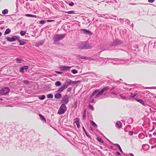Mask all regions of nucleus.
Segmentation results:
<instances>
[{
    "instance_id": "34",
    "label": "nucleus",
    "mask_w": 156,
    "mask_h": 156,
    "mask_svg": "<svg viewBox=\"0 0 156 156\" xmlns=\"http://www.w3.org/2000/svg\"><path fill=\"white\" fill-rule=\"evenodd\" d=\"M44 43V41H41L37 42V44L38 46H41V45H42Z\"/></svg>"
},
{
    "instance_id": "43",
    "label": "nucleus",
    "mask_w": 156,
    "mask_h": 156,
    "mask_svg": "<svg viewBox=\"0 0 156 156\" xmlns=\"http://www.w3.org/2000/svg\"><path fill=\"white\" fill-rule=\"evenodd\" d=\"M69 5L71 6H73L74 5V3L73 2H71L69 3Z\"/></svg>"
},
{
    "instance_id": "55",
    "label": "nucleus",
    "mask_w": 156,
    "mask_h": 156,
    "mask_svg": "<svg viewBox=\"0 0 156 156\" xmlns=\"http://www.w3.org/2000/svg\"><path fill=\"white\" fill-rule=\"evenodd\" d=\"M116 153L118 155H121V154L119 152H116Z\"/></svg>"
},
{
    "instance_id": "53",
    "label": "nucleus",
    "mask_w": 156,
    "mask_h": 156,
    "mask_svg": "<svg viewBox=\"0 0 156 156\" xmlns=\"http://www.w3.org/2000/svg\"><path fill=\"white\" fill-rule=\"evenodd\" d=\"M155 0H148V2H149L153 3L154 1Z\"/></svg>"
},
{
    "instance_id": "58",
    "label": "nucleus",
    "mask_w": 156,
    "mask_h": 156,
    "mask_svg": "<svg viewBox=\"0 0 156 156\" xmlns=\"http://www.w3.org/2000/svg\"><path fill=\"white\" fill-rule=\"evenodd\" d=\"M77 104L76 102H75V105H74V107L75 108H76L77 107Z\"/></svg>"
},
{
    "instance_id": "39",
    "label": "nucleus",
    "mask_w": 156,
    "mask_h": 156,
    "mask_svg": "<svg viewBox=\"0 0 156 156\" xmlns=\"http://www.w3.org/2000/svg\"><path fill=\"white\" fill-rule=\"evenodd\" d=\"M23 83L24 84H29V82L28 80H25L23 81Z\"/></svg>"
},
{
    "instance_id": "26",
    "label": "nucleus",
    "mask_w": 156,
    "mask_h": 156,
    "mask_svg": "<svg viewBox=\"0 0 156 156\" xmlns=\"http://www.w3.org/2000/svg\"><path fill=\"white\" fill-rule=\"evenodd\" d=\"M83 127V130L84 131V132L85 133L86 135H87V136L89 138H91V136H90L89 134L88 133L87 131H86V130H85L84 127L83 126L82 127Z\"/></svg>"
},
{
    "instance_id": "56",
    "label": "nucleus",
    "mask_w": 156,
    "mask_h": 156,
    "mask_svg": "<svg viewBox=\"0 0 156 156\" xmlns=\"http://www.w3.org/2000/svg\"><path fill=\"white\" fill-rule=\"evenodd\" d=\"M129 155L130 156H134L133 154L131 153H129Z\"/></svg>"
},
{
    "instance_id": "36",
    "label": "nucleus",
    "mask_w": 156,
    "mask_h": 156,
    "mask_svg": "<svg viewBox=\"0 0 156 156\" xmlns=\"http://www.w3.org/2000/svg\"><path fill=\"white\" fill-rule=\"evenodd\" d=\"M97 140L98 142H100L101 143H104V142H103V140H102V139L100 137H97Z\"/></svg>"
},
{
    "instance_id": "33",
    "label": "nucleus",
    "mask_w": 156,
    "mask_h": 156,
    "mask_svg": "<svg viewBox=\"0 0 156 156\" xmlns=\"http://www.w3.org/2000/svg\"><path fill=\"white\" fill-rule=\"evenodd\" d=\"M114 145L116 146L117 147L119 148V151L121 152H122V151L121 147H120V145L118 144H115Z\"/></svg>"
},
{
    "instance_id": "1",
    "label": "nucleus",
    "mask_w": 156,
    "mask_h": 156,
    "mask_svg": "<svg viewBox=\"0 0 156 156\" xmlns=\"http://www.w3.org/2000/svg\"><path fill=\"white\" fill-rule=\"evenodd\" d=\"M109 89L108 86H106L102 88L100 90H95L90 95L89 97V102L95 103V101L94 99H92V97L94 95V98H97L101 96L104 92L107 91Z\"/></svg>"
},
{
    "instance_id": "13",
    "label": "nucleus",
    "mask_w": 156,
    "mask_h": 156,
    "mask_svg": "<svg viewBox=\"0 0 156 156\" xmlns=\"http://www.w3.org/2000/svg\"><path fill=\"white\" fill-rule=\"evenodd\" d=\"M60 68L62 70L64 71H67L69 70L71 67L69 66H60Z\"/></svg>"
},
{
    "instance_id": "24",
    "label": "nucleus",
    "mask_w": 156,
    "mask_h": 156,
    "mask_svg": "<svg viewBox=\"0 0 156 156\" xmlns=\"http://www.w3.org/2000/svg\"><path fill=\"white\" fill-rule=\"evenodd\" d=\"M11 31L9 28L7 29L4 32V35L9 34L10 33Z\"/></svg>"
},
{
    "instance_id": "47",
    "label": "nucleus",
    "mask_w": 156,
    "mask_h": 156,
    "mask_svg": "<svg viewBox=\"0 0 156 156\" xmlns=\"http://www.w3.org/2000/svg\"><path fill=\"white\" fill-rule=\"evenodd\" d=\"M55 73L59 74H61L62 73V72H59L57 71H55Z\"/></svg>"
},
{
    "instance_id": "23",
    "label": "nucleus",
    "mask_w": 156,
    "mask_h": 156,
    "mask_svg": "<svg viewBox=\"0 0 156 156\" xmlns=\"http://www.w3.org/2000/svg\"><path fill=\"white\" fill-rule=\"evenodd\" d=\"M133 122V119L132 118H129L127 121V122L128 124H131Z\"/></svg>"
},
{
    "instance_id": "46",
    "label": "nucleus",
    "mask_w": 156,
    "mask_h": 156,
    "mask_svg": "<svg viewBox=\"0 0 156 156\" xmlns=\"http://www.w3.org/2000/svg\"><path fill=\"white\" fill-rule=\"evenodd\" d=\"M75 122L76 125L80 123L78 119L75 121Z\"/></svg>"
},
{
    "instance_id": "2",
    "label": "nucleus",
    "mask_w": 156,
    "mask_h": 156,
    "mask_svg": "<svg viewBox=\"0 0 156 156\" xmlns=\"http://www.w3.org/2000/svg\"><path fill=\"white\" fill-rule=\"evenodd\" d=\"M79 81H72L71 80H70L69 81H66L64 83L63 85L59 89H58L57 91V92H62L64 90L66 89L67 87L69 86L70 85H74V84H76L77 83H79Z\"/></svg>"
},
{
    "instance_id": "14",
    "label": "nucleus",
    "mask_w": 156,
    "mask_h": 156,
    "mask_svg": "<svg viewBox=\"0 0 156 156\" xmlns=\"http://www.w3.org/2000/svg\"><path fill=\"white\" fill-rule=\"evenodd\" d=\"M137 101L139 102L144 106H147V104L146 101L142 99L134 98Z\"/></svg>"
},
{
    "instance_id": "40",
    "label": "nucleus",
    "mask_w": 156,
    "mask_h": 156,
    "mask_svg": "<svg viewBox=\"0 0 156 156\" xmlns=\"http://www.w3.org/2000/svg\"><path fill=\"white\" fill-rule=\"evenodd\" d=\"M89 108L92 110L94 111V107L90 105H89Z\"/></svg>"
},
{
    "instance_id": "60",
    "label": "nucleus",
    "mask_w": 156,
    "mask_h": 156,
    "mask_svg": "<svg viewBox=\"0 0 156 156\" xmlns=\"http://www.w3.org/2000/svg\"><path fill=\"white\" fill-rule=\"evenodd\" d=\"M107 140L109 141L110 143L114 145L115 144H113L108 139H107Z\"/></svg>"
},
{
    "instance_id": "50",
    "label": "nucleus",
    "mask_w": 156,
    "mask_h": 156,
    "mask_svg": "<svg viewBox=\"0 0 156 156\" xmlns=\"http://www.w3.org/2000/svg\"><path fill=\"white\" fill-rule=\"evenodd\" d=\"M55 20H47V21L48 22H52L54 21Z\"/></svg>"
},
{
    "instance_id": "59",
    "label": "nucleus",
    "mask_w": 156,
    "mask_h": 156,
    "mask_svg": "<svg viewBox=\"0 0 156 156\" xmlns=\"http://www.w3.org/2000/svg\"><path fill=\"white\" fill-rule=\"evenodd\" d=\"M77 126L78 128H79L80 127V123H79L77 125Z\"/></svg>"
},
{
    "instance_id": "11",
    "label": "nucleus",
    "mask_w": 156,
    "mask_h": 156,
    "mask_svg": "<svg viewBox=\"0 0 156 156\" xmlns=\"http://www.w3.org/2000/svg\"><path fill=\"white\" fill-rule=\"evenodd\" d=\"M106 59H107L108 61V60H112L114 61V62H120L121 61L123 62H124V61L122 60V59H119L118 58H106ZM121 64H124L125 63L124 62H122L121 63Z\"/></svg>"
},
{
    "instance_id": "64",
    "label": "nucleus",
    "mask_w": 156,
    "mask_h": 156,
    "mask_svg": "<svg viewBox=\"0 0 156 156\" xmlns=\"http://www.w3.org/2000/svg\"><path fill=\"white\" fill-rule=\"evenodd\" d=\"M113 20H114V21L115 22V23H116V22H115V21L116 20V18H113L112 19Z\"/></svg>"
},
{
    "instance_id": "45",
    "label": "nucleus",
    "mask_w": 156,
    "mask_h": 156,
    "mask_svg": "<svg viewBox=\"0 0 156 156\" xmlns=\"http://www.w3.org/2000/svg\"><path fill=\"white\" fill-rule=\"evenodd\" d=\"M54 44L56 45H60V43L58 41H54Z\"/></svg>"
},
{
    "instance_id": "41",
    "label": "nucleus",
    "mask_w": 156,
    "mask_h": 156,
    "mask_svg": "<svg viewBox=\"0 0 156 156\" xmlns=\"http://www.w3.org/2000/svg\"><path fill=\"white\" fill-rule=\"evenodd\" d=\"M45 23V21L44 20H41L40 21L39 23L41 24H44Z\"/></svg>"
},
{
    "instance_id": "18",
    "label": "nucleus",
    "mask_w": 156,
    "mask_h": 156,
    "mask_svg": "<svg viewBox=\"0 0 156 156\" xmlns=\"http://www.w3.org/2000/svg\"><path fill=\"white\" fill-rule=\"evenodd\" d=\"M120 97L124 100H128V98H127V96L126 94V96L124 95L123 94H122L120 95Z\"/></svg>"
},
{
    "instance_id": "54",
    "label": "nucleus",
    "mask_w": 156,
    "mask_h": 156,
    "mask_svg": "<svg viewBox=\"0 0 156 156\" xmlns=\"http://www.w3.org/2000/svg\"><path fill=\"white\" fill-rule=\"evenodd\" d=\"M153 47L154 48L156 49V42L154 43V45Z\"/></svg>"
},
{
    "instance_id": "30",
    "label": "nucleus",
    "mask_w": 156,
    "mask_h": 156,
    "mask_svg": "<svg viewBox=\"0 0 156 156\" xmlns=\"http://www.w3.org/2000/svg\"><path fill=\"white\" fill-rule=\"evenodd\" d=\"M64 12L65 13L69 14H75V11H64Z\"/></svg>"
},
{
    "instance_id": "10",
    "label": "nucleus",
    "mask_w": 156,
    "mask_h": 156,
    "mask_svg": "<svg viewBox=\"0 0 156 156\" xmlns=\"http://www.w3.org/2000/svg\"><path fill=\"white\" fill-rule=\"evenodd\" d=\"M80 31L81 33L87 35H92L93 34L90 31L87 30L86 29H82L80 30Z\"/></svg>"
},
{
    "instance_id": "19",
    "label": "nucleus",
    "mask_w": 156,
    "mask_h": 156,
    "mask_svg": "<svg viewBox=\"0 0 156 156\" xmlns=\"http://www.w3.org/2000/svg\"><path fill=\"white\" fill-rule=\"evenodd\" d=\"M39 117L41 118L42 120L43 121H44V122L45 123L46 122V119L44 116L41 114H39Z\"/></svg>"
},
{
    "instance_id": "44",
    "label": "nucleus",
    "mask_w": 156,
    "mask_h": 156,
    "mask_svg": "<svg viewBox=\"0 0 156 156\" xmlns=\"http://www.w3.org/2000/svg\"><path fill=\"white\" fill-rule=\"evenodd\" d=\"M19 2L21 4H23L24 3L25 1L24 0H18Z\"/></svg>"
},
{
    "instance_id": "35",
    "label": "nucleus",
    "mask_w": 156,
    "mask_h": 156,
    "mask_svg": "<svg viewBox=\"0 0 156 156\" xmlns=\"http://www.w3.org/2000/svg\"><path fill=\"white\" fill-rule=\"evenodd\" d=\"M55 85L57 86H59L61 85V83L60 81H57L55 83Z\"/></svg>"
},
{
    "instance_id": "7",
    "label": "nucleus",
    "mask_w": 156,
    "mask_h": 156,
    "mask_svg": "<svg viewBox=\"0 0 156 156\" xmlns=\"http://www.w3.org/2000/svg\"><path fill=\"white\" fill-rule=\"evenodd\" d=\"M10 91V89L8 87H4L2 88L0 91L1 94L4 95L8 94Z\"/></svg>"
},
{
    "instance_id": "6",
    "label": "nucleus",
    "mask_w": 156,
    "mask_h": 156,
    "mask_svg": "<svg viewBox=\"0 0 156 156\" xmlns=\"http://www.w3.org/2000/svg\"><path fill=\"white\" fill-rule=\"evenodd\" d=\"M67 108L64 104H62L60 107L58 112V114L62 115L67 110Z\"/></svg>"
},
{
    "instance_id": "62",
    "label": "nucleus",
    "mask_w": 156,
    "mask_h": 156,
    "mask_svg": "<svg viewBox=\"0 0 156 156\" xmlns=\"http://www.w3.org/2000/svg\"><path fill=\"white\" fill-rule=\"evenodd\" d=\"M130 5H137V4L135 3H130Z\"/></svg>"
},
{
    "instance_id": "21",
    "label": "nucleus",
    "mask_w": 156,
    "mask_h": 156,
    "mask_svg": "<svg viewBox=\"0 0 156 156\" xmlns=\"http://www.w3.org/2000/svg\"><path fill=\"white\" fill-rule=\"evenodd\" d=\"M77 58H81L82 59H88L87 58V57L85 56H83L80 55H77L76 56Z\"/></svg>"
},
{
    "instance_id": "51",
    "label": "nucleus",
    "mask_w": 156,
    "mask_h": 156,
    "mask_svg": "<svg viewBox=\"0 0 156 156\" xmlns=\"http://www.w3.org/2000/svg\"><path fill=\"white\" fill-rule=\"evenodd\" d=\"M115 88V87H114V86H113L112 88H111V89H110V91H112Z\"/></svg>"
},
{
    "instance_id": "4",
    "label": "nucleus",
    "mask_w": 156,
    "mask_h": 156,
    "mask_svg": "<svg viewBox=\"0 0 156 156\" xmlns=\"http://www.w3.org/2000/svg\"><path fill=\"white\" fill-rule=\"evenodd\" d=\"M78 47L80 49H86L90 48V46L89 44H87L85 42H81L79 43Z\"/></svg>"
},
{
    "instance_id": "9",
    "label": "nucleus",
    "mask_w": 156,
    "mask_h": 156,
    "mask_svg": "<svg viewBox=\"0 0 156 156\" xmlns=\"http://www.w3.org/2000/svg\"><path fill=\"white\" fill-rule=\"evenodd\" d=\"M20 37L18 36H14L13 37H7L6 38V39L8 41L10 42H12L16 40H18L20 39Z\"/></svg>"
},
{
    "instance_id": "20",
    "label": "nucleus",
    "mask_w": 156,
    "mask_h": 156,
    "mask_svg": "<svg viewBox=\"0 0 156 156\" xmlns=\"http://www.w3.org/2000/svg\"><path fill=\"white\" fill-rule=\"evenodd\" d=\"M61 94L59 93L56 94L55 95V98L56 99H59L61 98Z\"/></svg>"
},
{
    "instance_id": "17",
    "label": "nucleus",
    "mask_w": 156,
    "mask_h": 156,
    "mask_svg": "<svg viewBox=\"0 0 156 156\" xmlns=\"http://www.w3.org/2000/svg\"><path fill=\"white\" fill-rule=\"evenodd\" d=\"M122 123L119 121L116 123L115 126L119 128H121L122 127Z\"/></svg>"
},
{
    "instance_id": "32",
    "label": "nucleus",
    "mask_w": 156,
    "mask_h": 156,
    "mask_svg": "<svg viewBox=\"0 0 156 156\" xmlns=\"http://www.w3.org/2000/svg\"><path fill=\"white\" fill-rule=\"evenodd\" d=\"M47 97L48 98L52 99L53 98V95L51 94H49L47 95Z\"/></svg>"
},
{
    "instance_id": "22",
    "label": "nucleus",
    "mask_w": 156,
    "mask_h": 156,
    "mask_svg": "<svg viewBox=\"0 0 156 156\" xmlns=\"http://www.w3.org/2000/svg\"><path fill=\"white\" fill-rule=\"evenodd\" d=\"M16 61V62L18 63H20L22 62L23 61V60L20 58H16L15 59Z\"/></svg>"
},
{
    "instance_id": "52",
    "label": "nucleus",
    "mask_w": 156,
    "mask_h": 156,
    "mask_svg": "<svg viewBox=\"0 0 156 156\" xmlns=\"http://www.w3.org/2000/svg\"><path fill=\"white\" fill-rule=\"evenodd\" d=\"M124 19H119V21L121 22V23H122L124 21L123 20H124Z\"/></svg>"
},
{
    "instance_id": "15",
    "label": "nucleus",
    "mask_w": 156,
    "mask_h": 156,
    "mask_svg": "<svg viewBox=\"0 0 156 156\" xmlns=\"http://www.w3.org/2000/svg\"><path fill=\"white\" fill-rule=\"evenodd\" d=\"M29 66H22L20 67L19 71L22 73H24V70L27 69H29Z\"/></svg>"
},
{
    "instance_id": "16",
    "label": "nucleus",
    "mask_w": 156,
    "mask_h": 156,
    "mask_svg": "<svg viewBox=\"0 0 156 156\" xmlns=\"http://www.w3.org/2000/svg\"><path fill=\"white\" fill-rule=\"evenodd\" d=\"M149 146L147 144H143L142 146V149L145 151L148 150L149 149Z\"/></svg>"
},
{
    "instance_id": "27",
    "label": "nucleus",
    "mask_w": 156,
    "mask_h": 156,
    "mask_svg": "<svg viewBox=\"0 0 156 156\" xmlns=\"http://www.w3.org/2000/svg\"><path fill=\"white\" fill-rule=\"evenodd\" d=\"M18 40V41L20 43V45H23L26 43V42L24 41L20 40V39Z\"/></svg>"
},
{
    "instance_id": "63",
    "label": "nucleus",
    "mask_w": 156,
    "mask_h": 156,
    "mask_svg": "<svg viewBox=\"0 0 156 156\" xmlns=\"http://www.w3.org/2000/svg\"><path fill=\"white\" fill-rule=\"evenodd\" d=\"M111 62V63H113V64H114V65H116V64H118V63H113V62H112V61Z\"/></svg>"
},
{
    "instance_id": "61",
    "label": "nucleus",
    "mask_w": 156,
    "mask_h": 156,
    "mask_svg": "<svg viewBox=\"0 0 156 156\" xmlns=\"http://www.w3.org/2000/svg\"><path fill=\"white\" fill-rule=\"evenodd\" d=\"M129 127L130 128H131V126L130 125H127L126 126V127Z\"/></svg>"
},
{
    "instance_id": "37",
    "label": "nucleus",
    "mask_w": 156,
    "mask_h": 156,
    "mask_svg": "<svg viewBox=\"0 0 156 156\" xmlns=\"http://www.w3.org/2000/svg\"><path fill=\"white\" fill-rule=\"evenodd\" d=\"M20 35L22 36H23L25 35V34L26 33V32L25 31H23V30H21L20 32Z\"/></svg>"
},
{
    "instance_id": "5",
    "label": "nucleus",
    "mask_w": 156,
    "mask_h": 156,
    "mask_svg": "<svg viewBox=\"0 0 156 156\" xmlns=\"http://www.w3.org/2000/svg\"><path fill=\"white\" fill-rule=\"evenodd\" d=\"M66 36V34H56L53 37V40L54 41H58L64 38Z\"/></svg>"
},
{
    "instance_id": "49",
    "label": "nucleus",
    "mask_w": 156,
    "mask_h": 156,
    "mask_svg": "<svg viewBox=\"0 0 156 156\" xmlns=\"http://www.w3.org/2000/svg\"><path fill=\"white\" fill-rule=\"evenodd\" d=\"M72 89V88L71 87H69L67 89V91L68 92H70Z\"/></svg>"
},
{
    "instance_id": "3",
    "label": "nucleus",
    "mask_w": 156,
    "mask_h": 156,
    "mask_svg": "<svg viewBox=\"0 0 156 156\" xmlns=\"http://www.w3.org/2000/svg\"><path fill=\"white\" fill-rule=\"evenodd\" d=\"M145 93V91L143 92H139L138 93H132L129 92L126 94L127 96V98L129 100L131 98H134L137 95V97H138L139 95H138L139 94H140V95L144 94Z\"/></svg>"
},
{
    "instance_id": "28",
    "label": "nucleus",
    "mask_w": 156,
    "mask_h": 156,
    "mask_svg": "<svg viewBox=\"0 0 156 156\" xmlns=\"http://www.w3.org/2000/svg\"><path fill=\"white\" fill-rule=\"evenodd\" d=\"M8 12V10L7 9H5L2 12V13L3 15L7 14Z\"/></svg>"
},
{
    "instance_id": "42",
    "label": "nucleus",
    "mask_w": 156,
    "mask_h": 156,
    "mask_svg": "<svg viewBox=\"0 0 156 156\" xmlns=\"http://www.w3.org/2000/svg\"><path fill=\"white\" fill-rule=\"evenodd\" d=\"M133 134V132L132 131H129V134L130 136H132Z\"/></svg>"
},
{
    "instance_id": "57",
    "label": "nucleus",
    "mask_w": 156,
    "mask_h": 156,
    "mask_svg": "<svg viewBox=\"0 0 156 156\" xmlns=\"http://www.w3.org/2000/svg\"><path fill=\"white\" fill-rule=\"evenodd\" d=\"M86 109H84L83 111V114H86Z\"/></svg>"
},
{
    "instance_id": "25",
    "label": "nucleus",
    "mask_w": 156,
    "mask_h": 156,
    "mask_svg": "<svg viewBox=\"0 0 156 156\" xmlns=\"http://www.w3.org/2000/svg\"><path fill=\"white\" fill-rule=\"evenodd\" d=\"M90 123L94 127L97 128L98 127V126L97 124L94 122L93 121L91 120Z\"/></svg>"
},
{
    "instance_id": "8",
    "label": "nucleus",
    "mask_w": 156,
    "mask_h": 156,
    "mask_svg": "<svg viewBox=\"0 0 156 156\" xmlns=\"http://www.w3.org/2000/svg\"><path fill=\"white\" fill-rule=\"evenodd\" d=\"M122 43V42L120 40L116 39L112 42L110 43V45L112 46H116L119 45Z\"/></svg>"
},
{
    "instance_id": "38",
    "label": "nucleus",
    "mask_w": 156,
    "mask_h": 156,
    "mask_svg": "<svg viewBox=\"0 0 156 156\" xmlns=\"http://www.w3.org/2000/svg\"><path fill=\"white\" fill-rule=\"evenodd\" d=\"M72 73L73 74H76L78 73V71L77 70L73 69L71 71Z\"/></svg>"
},
{
    "instance_id": "29",
    "label": "nucleus",
    "mask_w": 156,
    "mask_h": 156,
    "mask_svg": "<svg viewBox=\"0 0 156 156\" xmlns=\"http://www.w3.org/2000/svg\"><path fill=\"white\" fill-rule=\"evenodd\" d=\"M26 16L28 17H31L37 18V16L36 15L30 14H26Z\"/></svg>"
},
{
    "instance_id": "12",
    "label": "nucleus",
    "mask_w": 156,
    "mask_h": 156,
    "mask_svg": "<svg viewBox=\"0 0 156 156\" xmlns=\"http://www.w3.org/2000/svg\"><path fill=\"white\" fill-rule=\"evenodd\" d=\"M69 97L67 96L66 95L65 97L62 100V104H64V105L67 104L69 101Z\"/></svg>"
},
{
    "instance_id": "48",
    "label": "nucleus",
    "mask_w": 156,
    "mask_h": 156,
    "mask_svg": "<svg viewBox=\"0 0 156 156\" xmlns=\"http://www.w3.org/2000/svg\"><path fill=\"white\" fill-rule=\"evenodd\" d=\"M83 120H84L86 119V114H83Z\"/></svg>"
},
{
    "instance_id": "31",
    "label": "nucleus",
    "mask_w": 156,
    "mask_h": 156,
    "mask_svg": "<svg viewBox=\"0 0 156 156\" xmlns=\"http://www.w3.org/2000/svg\"><path fill=\"white\" fill-rule=\"evenodd\" d=\"M45 98V95H41L39 96L38 98L41 100H43Z\"/></svg>"
}]
</instances>
